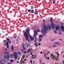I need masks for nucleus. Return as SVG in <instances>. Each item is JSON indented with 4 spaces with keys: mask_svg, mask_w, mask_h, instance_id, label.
I'll return each instance as SVG.
<instances>
[{
    "mask_svg": "<svg viewBox=\"0 0 64 64\" xmlns=\"http://www.w3.org/2000/svg\"><path fill=\"white\" fill-rule=\"evenodd\" d=\"M43 28L44 29H42V33L44 32V36H45L46 34V31H50L51 29V27H50V26L49 25L46 26L45 24H44V26H43Z\"/></svg>",
    "mask_w": 64,
    "mask_h": 64,
    "instance_id": "obj_1",
    "label": "nucleus"
},
{
    "mask_svg": "<svg viewBox=\"0 0 64 64\" xmlns=\"http://www.w3.org/2000/svg\"><path fill=\"white\" fill-rule=\"evenodd\" d=\"M23 33H24V35L26 40L27 41H29V36H28V34L26 32H25V30H24L23 32ZM25 32V33H24Z\"/></svg>",
    "mask_w": 64,
    "mask_h": 64,
    "instance_id": "obj_2",
    "label": "nucleus"
},
{
    "mask_svg": "<svg viewBox=\"0 0 64 64\" xmlns=\"http://www.w3.org/2000/svg\"><path fill=\"white\" fill-rule=\"evenodd\" d=\"M34 35L33 37H35V38H36V39L34 40L35 42H36V40H37V37H36V35H38V34H37V30H36L35 31L34 30Z\"/></svg>",
    "mask_w": 64,
    "mask_h": 64,
    "instance_id": "obj_3",
    "label": "nucleus"
},
{
    "mask_svg": "<svg viewBox=\"0 0 64 64\" xmlns=\"http://www.w3.org/2000/svg\"><path fill=\"white\" fill-rule=\"evenodd\" d=\"M13 54H14V57L15 60H16V59L18 58L17 56V52H14V53H13Z\"/></svg>",
    "mask_w": 64,
    "mask_h": 64,
    "instance_id": "obj_4",
    "label": "nucleus"
},
{
    "mask_svg": "<svg viewBox=\"0 0 64 64\" xmlns=\"http://www.w3.org/2000/svg\"><path fill=\"white\" fill-rule=\"evenodd\" d=\"M52 27L53 28V29H55L56 28V27L57 26H56V24H55L54 25V23H53L52 24Z\"/></svg>",
    "mask_w": 64,
    "mask_h": 64,
    "instance_id": "obj_5",
    "label": "nucleus"
},
{
    "mask_svg": "<svg viewBox=\"0 0 64 64\" xmlns=\"http://www.w3.org/2000/svg\"><path fill=\"white\" fill-rule=\"evenodd\" d=\"M8 42L9 44H10L11 43V41L9 40L8 42H7L6 43V45L7 46V49H9V44H8Z\"/></svg>",
    "mask_w": 64,
    "mask_h": 64,
    "instance_id": "obj_6",
    "label": "nucleus"
},
{
    "mask_svg": "<svg viewBox=\"0 0 64 64\" xmlns=\"http://www.w3.org/2000/svg\"><path fill=\"white\" fill-rule=\"evenodd\" d=\"M50 57H52V58L53 59V60H54V59H54V60H55V59H56V56H53V54Z\"/></svg>",
    "mask_w": 64,
    "mask_h": 64,
    "instance_id": "obj_7",
    "label": "nucleus"
},
{
    "mask_svg": "<svg viewBox=\"0 0 64 64\" xmlns=\"http://www.w3.org/2000/svg\"><path fill=\"white\" fill-rule=\"evenodd\" d=\"M26 32L27 33H28V34L29 35V36H30V34H29V29H26Z\"/></svg>",
    "mask_w": 64,
    "mask_h": 64,
    "instance_id": "obj_8",
    "label": "nucleus"
},
{
    "mask_svg": "<svg viewBox=\"0 0 64 64\" xmlns=\"http://www.w3.org/2000/svg\"><path fill=\"white\" fill-rule=\"evenodd\" d=\"M29 36L31 40V41H33V40H34V38L33 37H32V36H31L30 34Z\"/></svg>",
    "mask_w": 64,
    "mask_h": 64,
    "instance_id": "obj_9",
    "label": "nucleus"
},
{
    "mask_svg": "<svg viewBox=\"0 0 64 64\" xmlns=\"http://www.w3.org/2000/svg\"><path fill=\"white\" fill-rule=\"evenodd\" d=\"M13 55L12 54H10L9 56V57L10 59H12L13 58Z\"/></svg>",
    "mask_w": 64,
    "mask_h": 64,
    "instance_id": "obj_10",
    "label": "nucleus"
},
{
    "mask_svg": "<svg viewBox=\"0 0 64 64\" xmlns=\"http://www.w3.org/2000/svg\"><path fill=\"white\" fill-rule=\"evenodd\" d=\"M61 29L62 31H64V26H61Z\"/></svg>",
    "mask_w": 64,
    "mask_h": 64,
    "instance_id": "obj_11",
    "label": "nucleus"
},
{
    "mask_svg": "<svg viewBox=\"0 0 64 64\" xmlns=\"http://www.w3.org/2000/svg\"><path fill=\"white\" fill-rule=\"evenodd\" d=\"M52 19H53L52 18H50V21L52 24H53V23H54L53 21H52Z\"/></svg>",
    "mask_w": 64,
    "mask_h": 64,
    "instance_id": "obj_12",
    "label": "nucleus"
},
{
    "mask_svg": "<svg viewBox=\"0 0 64 64\" xmlns=\"http://www.w3.org/2000/svg\"><path fill=\"white\" fill-rule=\"evenodd\" d=\"M25 44H24L23 45V48L24 49V50H26V47H25Z\"/></svg>",
    "mask_w": 64,
    "mask_h": 64,
    "instance_id": "obj_13",
    "label": "nucleus"
},
{
    "mask_svg": "<svg viewBox=\"0 0 64 64\" xmlns=\"http://www.w3.org/2000/svg\"><path fill=\"white\" fill-rule=\"evenodd\" d=\"M18 54H19V55H22V53L20 52H18Z\"/></svg>",
    "mask_w": 64,
    "mask_h": 64,
    "instance_id": "obj_14",
    "label": "nucleus"
},
{
    "mask_svg": "<svg viewBox=\"0 0 64 64\" xmlns=\"http://www.w3.org/2000/svg\"><path fill=\"white\" fill-rule=\"evenodd\" d=\"M56 30H59V28L58 26H57L56 28Z\"/></svg>",
    "mask_w": 64,
    "mask_h": 64,
    "instance_id": "obj_15",
    "label": "nucleus"
},
{
    "mask_svg": "<svg viewBox=\"0 0 64 64\" xmlns=\"http://www.w3.org/2000/svg\"><path fill=\"white\" fill-rule=\"evenodd\" d=\"M21 51L22 52V53H23V52H24V50L23 48H22L21 50Z\"/></svg>",
    "mask_w": 64,
    "mask_h": 64,
    "instance_id": "obj_16",
    "label": "nucleus"
},
{
    "mask_svg": "<svg viewBox=\"0 0 64 64\" xmlns=\"http://www.w3.org/2000/svg\"><path fill=\"white\" fill-rule=\"evenodd\" d=\"M30 48H29V49L28 50L27 53H29V52H30Z\"/></svg>",
    "mask_w": 64,
    "mask_h": 64,
    "instance_id": "obj_17",
    "label": "nucleus"
},
{
    "mask_svg": "<svg viewBox=\"0 0 64 64\" xmlns=\"http://www.w3.org/2000/svg\"><path fill=\"white\" fill-rule=\"evenodd\" d=\"M31 12L32 13H34V11L33 10H31Z\"/></svg>",
    "mask_w": 64,
    "mask_h": 64,
    "instance_id": "obj_18",
    "label": "nucleus"
},
{
    "mask_svg": "<svg viewBox=\"0 0 64 64\" xmlns=\"http://www.w3.org/2000/svg\"><path fill=\"white\" fill-rule=\"evenodd\" d=\"M42 41V39L41 38H40L39 39V42H41Z\"/></svg>",
    "mask_w": 64,
    "mask_h": 64,
    "instance_id": "obj_19",
    "label": "nucleus"
},
{
    "mask_svg": "<svg viewBox=\"0 0 64 64\" xmlns=\"http://www.w3.org/2000/svg\"><path fill=\"white\" fill-rule=\"evenodd\" d=\"M43 37V36H42V35H40L39 36V38H42Z\"/></svg>",
    "mask_w": 64,
    "mask_h": 64,
    "instance_id": "obj_20",
    "label": "nucleus"
},
{
    "mask_svg": "<svg viewBox=\"0 0 64 64\" xmlns=\"http://www.w3.org/2000/svg\"><path fill=\"white\" fill-rule=\"evenodd\" d=\"M44 58L45 59H47V56L45 54Z\"/></svg>",
    "mask_w": 64,
    "mask_h": 64,
    "instance_id": "obj_21",
    "label": "nucleus"
},
{
    "mask_svg": "<svg viewBox=\"0 0 64 64\" xmlns=\"http://www.w3.org/2000/svg\"><path fill=\"white\" fill-rule=\"evenodd\" d=\"M38 13V11H36L35 12V13H34L35 14H37Z\"/></svg>",
    "mask_w": 64,
    "mask_h": 64,
    "instance_id": "obj_22",
    "label": "nucleus"
},
{
    "mask_svg": "<svg viewBox=\"0 0 64 64\" xmlns=\"http://www.w3.org/2000/svg\"><path fill=\"white\" fill-rule=\"evenodd\" d=\"M23 60H21L20 62V63H21V64H22L23 63Z\"/></svg>",
    "mask_w": 64,
    "mask_h": 64,
    "instance_id": "obj_23",
    "label": "nucleus"
},
{
    "mask_svg": "<svg viewBox=\"0 0 64 64\" xmlns=\"http://www.w3.org/2000/svg\"><path fill=\"white\" fill-rule=\"evenodd\" d=\"M55 3H56V2H55V0H54L53 2V4H54Z\"/></svg>",
    "mask_w": 64,
    "mask_h": 64,
    "instance_id": "obj_24",
    "label": "nucleus"
},
{
    "mask_svg": "<svg viewBox=\"0 0 64 64\" xmlns=\"http://www.w3.org/2000/svg\"><path fill=\"white\" fill-rule=\"evenodd\" d=\"M14 61V60H13L12 59H11L10 60V62H13Z\"/></svg>",
    "mask_w": 64,
    "mask_h": 64,
    "instance_id": "obj_25",
    "label": "nucleus"
},
{
    "mask_svg": "<svg viewBox=\"0 0 64 64\" xmlns=\"http://www.w3.org/2000/svg\"><path fill=\"white\" fill-rule=\"evenodd\" d=\"M7 60L8 61H9V58L8 57V58Z\"/></svg>",
    "mask_w": 64,
    "mask_h": 64,
    "instance_id": "obj_26",
    "label": "nucleus"
},
{
    "mask_svg": "<svg viewBox=\"0 0 64 64\" xmlns=\"http://www.w3.org/2000/svg\"><path fill=\"white\" fill-rule=\"evenodd\" d=\"M54 33H57V32L56 30H55L54 31Z\"/></svg>",
    "mask_w": 64,
    "mask_h": 64,
    "instance_id": "obj_27",
    "label": "nucleus"
},
{
    "mask_svg": "<svg viewBox=\"0 0 64 64\" xmlns=\"http://www.w3.org/2000/svg\"><path fill=\"white\" fill-rule=\"evenodd\" d=\"M33 8H34V7L33 6H32L31 7V9H33Z\"/></svg>",
    "mask_w": 64,
    "mask_h": 64,
    "instance_id": "obj_28",
    "label": "nucleus"
},
{
    "mask_svg": "<svg viewBox=\"0 0 64 64\" xmlns=\"http://www.w3.org/2000/svg\"><path fill=\"white\" fill-rule=\"evenodd\" d=\"M14 49V47L13 46L12 47V50H13Z\"/></svg>",
    "mask_w": 64,
    "mask_h": 64,
    "instance_id": "obj_29",
    "label": "nucleus"
},
{
    "mask_svg": "<svg viewBox=\"0 0 64 64\" xmlns=\"http://www.w3.org/2000/svg\"><path fill=\"white\" fill-rule=\"evenodd\" d=\"M26 53H27V51H25L24 52V54H26Z\"/></svg>",
    "mask_w": 64,
    "mask_h": 64,
    "instance_id": "obj_30",
    "label": "nucleus"
},
{
    "mask_svg": "<svg viewBox=\"0 0 64 64\" xmlns=\"http://www.w3.org/2000/svg\"><path fill=\"white\" fill-rule=\"evenodd\" d=\"M4 59H6V56H4Z\"/></svg>",
    "mask_w": 64,
    "mask_h": 64,
    "instance_id": "obj_31",
    "label": "nucleus"
},
{
    "mask_svg": "<svg viewBox=\"0 0 64 64\" xmlns=\"http://www.w3.org/2000/svg\"><path fill=\"white\" fill-rule=\"evenodd\" d=\"M52 47H56V45H54L52 46Z\"/></svg>",
    "mask_w": 64,
    "mask_h": 64,
    "instance_id": "obj_32",
    "label": "nucleus"
},
{
    "mask_svg": "<svg viewBox=\"0 0 64 64\" xmlns=\"http://www.w3.org/2000/svg\"><path fill=\"white\" fill-rule=\"evenodd\" d=\"M6 41H7V40H5L4 41V43H5V42H6Z\"/></svg>",
    "mask_w": 64,
    "mask_h": 64,
    "instance_id": "obj_33",
    "label": "nucleus"
},
{
    "mask_svg": "<svg viewBox=\"0 0 64 64\" xmlns=\"http://www.w3.org/2000/svg\"><path fill=\"white\" fill-rule=\"evenodd\" d=\"M40 32V30H39V29L37 31V32Z\"/></svg>",
    "mask_w": 64,
    "mask_h": 64,
    "instance_id": "obj_34",
    "label": "nucleus"
},
{
    "mask_svg": "<svg viewBox=\"0 0 64 64\" xmlns=\"http://www.w3.org/2000/svg\"><path fill=\"white\" fill-rule=\"evenodd\" d=\"M30 11H31V10H28V12H30Z\"/></svg>",
    "mask_w": 64,
    "mask_h": 64,
    "instance_id": "obj_35",
    "label": "nucleus"
},
{
    "mask_svg": "<svg viewBox=\"0 0 64 64\" xmlns=\"http://www.w3.org/2000/svg\"><path fill=\"white\" fill-rule=\"evenodd\" d=\"M34 57H35V59L36 57V54H35L34 55Z\"/></svg>",
    "mask_w": 64,
    "mask_h": 64,
    "instance_id": "obj_36",
    "label": "nucleus"
},
{
    "mask_svg": "<svg viewBox=\"0 0 64 64\" xmlns=\"http://www.w3.org/2000/svg\"><path fill=\"white\" fill-rule=\"evenodd\" d=\"M55 44H59V43L58 42H56L55 43Z\"/></svg>",
    "mask_w": 64,
    "mask_h": 64,
    "instance_id": "obj_37",
    "label": "nucleus"
},
{
    "mask_svg": "<svg viewBox=\"0 0 64 64\" xmlns=\"http://www.w3.org/2000/svg\"><path fill=\"white\" fill-rule=\"evenodd\" d=\"M61 45H62V44H58V45H59V46Z\"/></svg>",
    "mask_w": 64,
    "mask_h": 64,
    "instance_id": "obj_38",
    "label": "nucleus"
},
{
    "mask_svg": "<svg viewBox=\"0 0 64 64\" xmlns=\"http://www.w3.org/2000/svg\"><path fill=\"white\" fill-rule=\"evenodd\" d=\"M47 59H50V58H49V57H48L47 58Z\"/></svg>",
    "mask_w": 64,
    "mask_h": 64,
    "instance_id": "obj_39",
    "label": "nucleus"
},
{
    "mask_svg": "<svg viewBox=\"0 0 64 64\" xmlns=\"http://www.w3.org/2000/svg\"><path fill=\"white\" fill-rule=\"evenodd\" d=\"M38 45L39 46H40V45H41V44H40L39 43H38Z\"/></svg>",
    "mask_w": 64,
    "mask_h": 64,
    "instance_id": "obj_40",
    "label": "nucleus"
},
{
    "mask_svg": "<svg viewBox=\"0 0 64 64\" xmlns=\"http://www.w3.org/2000/svg\"><path fill=\"white\" fill-rule=\"evenodd\" d=\"M45 20H43V22H44H44H45Z\"/></svg>",
    "mask_w": 64,
    "mask_h": 64,
    "instance_id": "obj_41",
    "label": "nucleus"
},
{
    "mask_svg": "<svg viewBox=\"0 0 64 64\" xmlns=\"http://www.w3.org/2000/svg\"><path fill=\"white\" fill-rule=\"evenodd\" d=\"M41 60H42V59H41V58L40 59V63H41Z\"/></svg>",
    "mask_w": 64,
    "mask_h": 64,
    "instance_id": "obj_42",
    "label": "nucleus"
},
{
    "mask_svg": "<svg viewBox=\"0 0 64 64\" xmlns=\"http://www.w3.org/2000/svg\"><path fill=\"white\" fill-rule=\"evenodd\" d=\"M40 53L41 54H42V53H43V52H40Z\"/></svg>",
    "mask_w": 64,
    "mask_h": 64,
    "instance_id": "obj_43",
    "label": "nucleus"
},
{
    "mask_svg": "<svg viewBox=\"0 0 64 64\" xmlns=\"http://www.w3.org/2000/svg\"><path fill=\"white\" fill-rule=\"evenodd\" d=\"M36 44H37V42H36V43L34 44V45H36Z\"/></svg>",
    "mask_w": 64,
    "mask_h": 64,
    "instance_id": "obj_44",
    "label": "nucleus"
},
{
    "mask_svg": "<svg viewBox=\"0 0 64 64\" xmlns=\"http://www.w3.org/2000/svg\"><path fill=\"white\" fill-rule=\"evenodd\" d=\"M61 34H62V33L61 32H60L59 33V34H60V35H61Z\"/></svg>",
    "mask_w": 64,
    "mask_h": 64,
    "instance_id": "obj_45",
    "label": "nucleus"
},
{
    "mask_svg": "<svg viewBox=\"0 0 64 64\" xmlns=\"http://www.w3.org/2000/svg\"><path fill=\"white\" fill-rule=\"evenodd\" d=\"M16 63H19V61H17V62Z\"/></svg>",
    "mask_w": 64,
    "mask_h": 64,
    "instance_id": "obj_46",
    "label": "nucleus"
},
{
    "mask_svg": "<svg viewBox=\"0 0 64 64\" xmlns=\"http://www.w3.org/2000/svg\"><path fill=\"white\" fill-rule=\"evenodd\" d=\"M64 52V51H62L61 52V54H62V53H63Z\"/></svg>",
    "mask_w": 64,
    "mask_h": 64,
    "instance_id": "obj_47",
    "label": "nucleus"
},
{
    "mask_svg": "<svg viewBox=\"0 0 64 64\" xmlns=\"http://www.w3.org/2000/svg\"><path fill=\"white\" fill-rule=\"evenodd\" d=\"M24 61H26V58H25L24 59Z\"/></svg>",
    "mask_w": 64,
    "mask_h": 64,
    "instance_id": "obj_48",
    "label": "nucleus"
},
{
    "mask_svg": "<svg viewBox=\"0 0 64 64\" xmlns=\"http://www.w3.org/2000/svg\"><path fill=\"white\" fill-rule=\"evenodd\" d=\"M30 62L31 63H32V61L30 60Z\"/></svg>",
    "mask_w": 64,
    "mask_h": 64,
    "instance_id": "obj_49",
    "label": "nucleus"
},
{
    "mask_svg": "<svg viewBox=\"0 0 64 64\" xmlns=\"http://www.w3.org/2000/svg\"><path fill=\"white\" fill-rule=\"evenodd\" d=\"M62 63H63V64H64V60L62 61Z\"/></svg>",
    "mask_w": 64,
    "mask_h": 64,
    "instance_id": "obj_50",
    "label": "nucleus"
},
{
    "mask_svg": "<svg viewBox=\"0 0 64 64\" xmlns=\"http://www.w3.org/2000/svg\"><path fill=\"white\" fill-rule=\"evenodd\" d=\"M7 41H9V39L8 38V39L7 40Z\"/></svg>",
    "mask_w": 64,
    "mask_h": 64,
    "instance_id": "obj_51",
    "label": "nucleus"
},
{
    "mask_svg": "<svg viewBox=\"0 0 64 64\" xmlns=\"http://www.w3.org/2000/svg\"><path fill=\"white\" fill-rule=\"evenodd\" d=\"M48 53H50V51H48Z\"/></svg>",
    "mask_w": 64,
    "mask_h": 64,
    "instance_id": "obj_52",
    "label": "nucleus"
},
{
    "mask_svg": "<svg viewBox=\"0 0 64 64\" xmlns=\"http://www.w3.org/2000/svg\"><path fill=\"white\" fill-rule=\"evenodd\" d=\"M5 50L6 51H7V49L6 48V49H5Z\"/></svg>",
    "mask_w": 64,
    "mask_h": 64,
    "instance_id": "obj_53",
    "label": "nucleus"
},
{
    "mask_svg": "<svg viewBox=\"0 0 64 64\" xmlns=\"http://www.w3.org/2000/svg\"><path fill=\"white\" fill-rule=\"evenodd\" d=\"M16 36H14V38H16Z\"/></svg>",
    "mask_w": 64,
    "mask_h": 64,
    "instance_id": "obj_54",
    "label": "nucleus"
},
{
    "mask_svg": "<svg viewBox=\"0 0 64 64\" xmlns=\"http://www.w3.org/2000/svg\"><path fill=\"white\" fill-rule=\"evenodd\" d=\"M36 47H38V44H36Z\"/></svg>",
    "mask_w": 64,
    "mask_h": 64,
    "instance_id": "obj_55",
    "label": "nucleus"
},
{
    "mask_svg": "<svg viewBox=\"0 0 64 64\" xmlns=\"http://www.w3.org/2000/svg\"><path fill=\"white\" fill-rule=\"evenodd\" d=\"M59 41H62V39H60L59 40Z\"/></svg>",
    "mask_w": 64,
    "mask_h": 64,
    "instance_id": "obj_56",
    "label": "nucleus"
},
{
    "mask_svg": "<svg viewBox=\"0 0 64 64\" xmlns=\"http://www.w3.org/2000/svg\"><path fill=\"white\" fill-rule=\"evenodd\" d=\"M24 57L23 58H22V60H23V59H24Z\"/></svg>",
    "mask_w": 64,
    "mask_h": 64,
    "instance_id": "obj_57",
    "label": "nucleus"
},
{
    "mask_svg": "<svg viewBox=\"0 0 64 64\" xmlns=\"http://www.w3.org/2000/svg\"><path fill=\"white\" fill-rule=\"evenodd\" d=\"M6 52H4L5 54H6Z\"/></svg>",
    "mask_w": 64,
    "mask_h": 64,
    "instance_id": "obj_58",
    "label": "nucleus"
},
{
    "mask_svg": "<svg viewBox=\"0 0 64 64\" xmlns=\"http://www.w3.org/2000/svg\"><path fill=\"white\" fill-rule=\"evenodd\" d=\"M52 41H54V40H52Z\"/></svg>",
    "mask_w": 64,
    "mask_h": 64,
    "instance_id": "obj_59",
    "label": "nucleus"
},
{
    "mask_svg": "<svg viewBox=\"0 0 64 64\" xmlns=\"http://www.w3.org/2000/svg\"><path fill=\"white\" fill-rule=\"evenodd\" d=\"M28 28V29H29V27H28V28Z\"/></svg>",
    "mask_w": 64,
    "mask_h": 64,
    "instance_id": "obj_60",
    "label": "nucleus"
},
{
    "mask_svg": "<svg viewBox=\"0 0 64 64\" xmlns=\"http://www.w3.org/2000/svg\"><path fill=\"white\" fill-rule=\"evenodd\" d=\"M32 54H33V53H32L31 52V55H32Z\"/></svg>",
    "mask_w": 64,
    "mask_h": 64,
    "instance_id": "obj_61",
    "label": "nucleus"
},
{
    "mask_svg": "<svg viewBox=\"0 0 64 64\" xmlns=\"http://www.w3.org/2000/svg\"><path fill=\"white\" fill-rule=\"evenodd\" d=\"M7 54H9L8 53V52H7Z\"/></svg>",
    "mask_w": 64,
    "mask_h": 64,
    "instance_id": "obj_62",
    "label": "nucleus"
},
{
    "mask_svg": "<svg viewBox=\"0 0 64 64\" xmlns=\"http://www.w3.org/2000/svg\"><path fill=\"white\" fill-rule=\"evenodd\" d=\"M20 59V58H18V60H19Z\"/></svg>",
    "mask_w": 64,
    "mask_h": 64,
    "instance_id": "obj_63",
    "label": "nucleus"
},
{
    "mask_svg": "<svg viewBox=\"0 0 64 64\" xmlns=\"http://www.w3.org/2000/svg\"><path fill=\"white\" fill-rule=\"evenodd\" d=\"M11 64V63H8V64Z\"/></svg>",
    "mask_w": 64,
    "mask_h": 64,
    "instance_id": "obj_64",
    "label": "nucleus"
}]
</instances>
